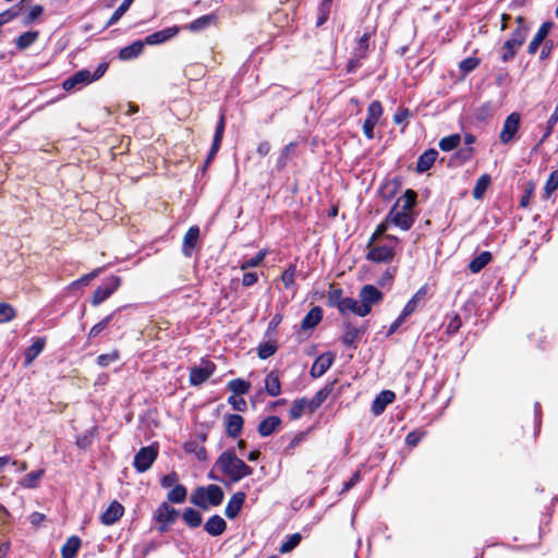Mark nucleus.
Instances as JSON below:
<instances>
[{
	"label": "nucleus",
	"mask_w": 558,
	"mask_h": 558,
	"mask_svg": "<svg viewBox=\"0 0 558 558\" xmlns=\"http://www.w3.org/2000/svg\"><path fill=\"white\" fill-rule=\"evenodd\" d=\"M416 201V193L412 190H407L400 196L390 209L387 216V222L391 223L401 230H409L413 222V207Z\"/></svg>",
	"instance_id": "nucleus-1"
},
{
	"label": "nucleus",
	"mask_w": 558,
	"mask_h": 558,
	"mask_svg": "<svg viewBox=\"0 0 558 558\" xmlns=\"http://www.w3.org/2000/svg\"><path fill=\"white\" fill-rule=\"evenodd\" d=\"M216 468L232 483H236L252 473V469L231 451L223 452L217 459Z\"/></svg>",
	"instance_id": "nucleus-2"
},
{
	"label": "nucleus",
	"mask_w": 558,
	"mask_h": 558,
	"mask_svg": "<svg viewBox=\"0 0 558 558\" xmlns=\"http://www.w3.org/2000/svg\"><path fill=\"white\" fill-rule=\"evenodd\" d=\"M223 500L222 489L215 484L196 488L191 495V502L202 509L219 506Z\"/></svg>",
	"instance_id": "nucleus-3"
},
{
	"label": "nucleus",
	"mask_w": 558,
	"mask_h": 558,
	"mask_svg": "<svg viewBox=\"0 0 558 558\" xmlns=\"http://www.w3.org/2000/svg\"><path fill=\"white\" fill-rule=\"evenodd\" d=\"M398 239L388 236L386 243L368 244L367 259L375 263H388L392 260Z\"/></svg>",
	"instance_id": "nucleus-4"
},
{
	"label": "nucleus",
	"mask_w": 558,
	"mask_h": 558,
	"mask_svg": "<svg viewBox=\"0 0 558 558\" xmlns=\"http://www.w3.org/2000/svg\"><path fill=\"white\" fill-rule=\"evenodd\" d=\"M325 399V395L323 391L316 393L313 399L302 398L295 400L289 411V416L291 420H298L305 414L314 413L323 403Z\"/></svg>",
	"instance_id": "nucleus-5"
},
{
	"label": "nucleus",
	"mask_w": 558,
	"mask_h": 558,
	"mask_svg": "<svg viewBox=\"0 0 558 558\" xmlns=\"http://www.w3.org/2000/svg\"><path fill=\"white\" fill-rule=\"evenodd\" d=\"M121 284V279L117 276H111L106 279V281L99 286L94 295L92 298V304L94 306L99 305L104 301H106Z\"/></svg>",
	"instance_id": "nucleus-6"
},
{
	"label": "nucleus",
	"mask_w": 558,
	"mask_h": 558,
	"mask_svg": "<svg viewBox=\"0 0 558 558\" xmlns=\"http://www.w3.org/2000/svg\"><path fill=\"white\" fill-rule=\"evenodd\" d=\"M179 517V511L169 506L167 502H162L155 512V519L160 524L159 530L165 532L172 525L177 518Z\"/></svg>",
	"instance_id": "nucleus-7"
},
{
	"label": "nucleus",
	"mask_w": 558,
	"mask_h": 558,
	"mask_svg": "<svg viewBox=\"0 0 558 558\" xmlns=\"http://www.w3.org/2000/svg\"><path fill=\"white\" fill-rule=\"evenodd\" d=\"M359 298L361 306L366 308L367 316L372 312V306L381 301L383 293L376 287L366 284L361 289Z\"/></svg>",
	"instance_id": "nucleus-8"
},
{
	"label": "nucleus",
	"mask_w": 558,
	"mask_h": 558,
	"mask_svg": "<svg viewBox=\"0 0 558 558\" xmlns=\"http://www.w3.org/2000/svg\"><path fill=\"white\" fill-rule=\"evenodd\" d=\"M158 451L153 446L142 448L134 457V466L138 472L147 471L156 460Z\"/></svg>",
	"instance_id": "nucleus-9"
},
{
	"label": "nucleus",
	"mask_w": 558,
	"mask_h": 558,
	"mask_svg": "<svg viewBox=\"0 0 558 558\" xmlns=\"http://www.w3.org/2000/svg\"><path fill=\"white\" fill-rule=\"evenodd\" d=\"M215 365L209 361H203L198 366L191 369L190 381L197 386L206 381L214 373Z\"/></svg>",
	"instance_id": "nucleus-10"
},
{
	"label": "nucleus",
	"mask_w": 558,
	"mask_h": 558,
	"mask_svg": "<svg viewBox=\"0 0 558 558\" xmlns=\"http://www.w3.org/2000/svg\"><path fill=\"white\" fill-rule=\"evenodd\" d=\"M108 69L107 63H100L96 71L92 74L88 70H81L72 75L77 85H85L100 78Z\"/></svg>",
	"instance_id": "nucleus-11"
},
{
	"label": "nucleus",
	"mask_w": 558,
	"mask_h": 558,
	"mask_svg": "<svg viewBox=\"0 0 558 558\" xmlns=\"http://www.w3.org/2000/svg\"><path fill=\"white\" fill-rule=\"evenodd\" d=\"M335 355L331 352L320 354L311 368V375L315 378L323 376L333 362Z\"/></svg>",
	"instance_id": "nucleus-12"
},
{
	"label": "nucleus",
	"mask_w": 558,
	"mask_h": 558,
	"mask_svg": "<svg viewBox=\"0 0 558 558\" xmlns=\"http://www.w3.org/2000/svg\"><path fill=\"white\" fill-rule=\"evenodd\" d=\"M396 399V395L391 390H384L379 395L376 396L375 400L372 403V411L375 415L381 414L386 407L392 403Z\"/></svg>",
	"instance_id": "nucleus-13"
},
{
	"label": "nucleus",
	"mask_w": 558,
	"mask_h": 558,
	"mask_svg": "<svg viewBox=\"0 0 558 558\" xmlns=\"http://www.w3.org/2000/svg\"><path fill=\"white\" fill-rule=\"evenodd\" d=\"M124 512V508L118 501H112L106 511L101 514V522L105 525H111L116 523Z\"/></svg>",
	"instance_id": "nucleus-14"
},
{
	"label": "nucleus",
	"mask_w": 558,
	"mask_h": 558,
	"mask_svg": "<svg viewBox=\"0 0 558 558\" xmlns=\"http://www.w3.org/2000/svg\"><path fill=\"white\" fill-rule=\"evenodd\" d=\"M520 125V114L512 112L505 121L500 140H512Z\"/></svg>",
	"instance_id": "nucleus-15"
},
{
	"label": "nucleus",
	"mask_w": 558,
	"mask_h": 558,
	"mask_svg": "<svg viewBox=\"0 0 558 558\" xmlns=\"http://www.w3.org/2000/svg\"><path fill=\"white\" fill-rule=\"evenodd\" d=\"M427 294V287L424 286L422 288H420L415 294L409 300V302L405 304V306L403 307L402 312H401V319H407L410 315H412L420 302L426 296Z\"/></svg>",
	"instance_id": "nucleus-16"
},
{
	"label": "nucleus",
	"mask_w": 558,
	"mask_h": 558,
	"mask_svg": "<svg viewBox=\"0 0 558 558\" xmlns=\"http://www.w3.org/2000/svg\"><path fill=\"white\" fill-rule=\"evenodd\" d=\"M245 497H246L245 493H243V492H238L231 496V498L229 499V501L227 504L226 511H225L226 515L229 519H233L239 514V512L242 509V506L245 501Z\"/></svg>",
	"instance_id": "nucleus-17"
},
{
	"label": "nucleus",
	"mask_w": 558,
	"mask_h": 558,
	"mask_svg": "<svg viewBox=\"0 0 558 558\" xmlns=\"http://www.w3.org/2000/svg\"><path fill=\"white\" fill-rule=\"evenodd\" d=\"M178 33H179V27H177V26L168 27L166 29L155 32V33L148 35L145 39V43L148 45L162 44L166 40L174 37Z\"/></svg>",
	"instance_id": "nucleus-18"
},
{
	"label": "nucleus",
	"mask_w": 558,
	"mask_h": 558,
	"mask_svg": "<svg viewBox=\"0 0 558 558\" xmlns=\"http://www.w3.org/2000/svg\"><path fill=\"white\" fill-rule=\"evenodd\" d=\"M553 26H554L553 22H545L542 24V26L538 28L536 35L534 36V38L532 39V41L530 43V45L527 47V52L530 54H534L537 51L538 47L544 41V39L548 35V33L550 32Z\"/></svg>",
	"instance_id": "nucleus-19"
},
{
	"label": "nucleus",
	"mask_w": 558,
	"mask_h": 558,
	"mask_svg": "<svg viewBox=\"0 0 558 558\" xmlns=\"http://www.w3.org/2000/svg\"><path fill=\"white\" fill-rule=\"evenodd\" d=\"M199 238V228L197 226L191 227L183 238L182 251L185 256H191Z\"/></svg>",
	"instance_id": "nucleus-20"
},
{
	"label": "nucleus",
	"mask_w": 558,
	"mask_h": 558,
	"mask_svg": "<svg viewBox=\"0 0 558 558\" xmlns=\"http://www.w3.org/2000/svg\"><path fill=\"white\" fill-rule=\"evenodd\" d=\"M339 311L342 314L353 313L361 317L366 316V308L362 307L360 302L352 298H344L339 305Z\"/></svg>",
	"instance_id": "nucleus-21"
},
{
	"label": "nucleus",
	"mask_w": 558,
	"mask_h": 558,
	"mask_svg": "<svg viewBox=\"0 0 558 558\" xmlns=\"http://www.w3.org/2000/svg\"><path fill=\"white\" fill-rule=\"evenodd\" d=\"M184 451L189 454H193L198 461H205L207 459V452L204 445L198 439H190L184 446Z\"/></svg>",
	"instance_id": "nucleus-22"
},
{
	"label": "nucleus",
	"mask_w": 558,
	"mask_h": 558,
	"mask_svg": "<svg viewBox=\"0 0 558 558\" xmlns=\"http://www.w3.org/2000/svg\"><path fill=\"white\" fill-rule=\"evenodd\" d=\"M46 345V339L40 337L34 339L31 347L24 353L25 365H31L33 361L43 352Z\"/></svg>",
	"instance_id": "nucleus-23"
},
{
	"label": "nucleus",
	"mask_w": 558,
	"mask_h": 558,
	"mask_svg": "<svg viewBox=\"0 0 558 558\" xmlns=\"http://www.w3.org/2000/svg\"><path fill=\"white\" fill-rule=\"evenodd\" d=\"M323 318V311L320 307H313L302 319L301 328L303 330L313 329L316 327Z\"/></svg>",
	"instance_id": "nucleus-24"
},
{
	"label": "nucleus",
	"mask_w": 558,
	"mask_h": 558,
	"mask_svg": "<svg viewBox=\"0 0 558 558\" xmlns=\"http://www.w3.org/2000/svg\"><path fill=\"white\" fill-rule=\"evenodd\" d=\"M243 427V418L241 415L231 414L226 417V430L228 436L238 437Z\"/></svg>",
	"instance_id": "nucleus-25"
},
{
	"label": "nucleus",
	"mask_w": 558,
	"mask_h": 558,
	"mask_svg": "<svg viewBox=\"0 0 558 558\" xmlns=\"http://www.w3.org/2000/svg\"><path fill=\"white\" fill-rule=\"evenodd\" d=\"M281 424L279 416L271 415L263 420L258 425V433L263 437L271 435Z\"/></svg>",
	"instance_id": "nucleus-26"
},
{
	"label": "nucleus",
	"mask_w": 558,
	"mask_h": 558,
	"mask_svg": "<svg viewBox=\"0 0 558 558\" xmlns=\"http://www.w3.org/2000/svg\"><path fill=\"white\" fill-rule=\"evenodd\" d=\"M226 521L220 515H213L205 523V530L213 536L222 534L226 530Z\"/></svg>",
	"instance_id": "nucleus-27"
},
{
	"label": "nucleus",
	"mask_w": 558,
	"mask_h": 558,
	"mask_svg": "<svg viewBox=\"0 0 558 558\" xmlns=\"http://www.w3.org/2000/svg\"><path fill=\"white\" fill-rule=\"evenodd\" d=\"M265 390L271 397H277L281 392V385L277 372H270L265 378Z\"/></svg>",
	"instance_id": "nucleus-28"
},
{
	"label": "nucleus",
	"mask_w": 558,
	"mask_h": 558,
	"mask_svg": "<svg viewBox=\"0 0 558 558\" xmlns=\"http://www.w3.org/2000/svg\"><path fill=\"white\" fill-rule=\"evenodd\" d=\"M81 547V539L77 536H71L61 548L62 558H74Z\"/></svg>",
	"instance_id": "nucleus-29"
},
{
	"label": "nucleus",
	"mask_w": 558,
	"mask_h": 558,
	"mask_svg": "<svg viewBox=\"0 0 558 558\" xmlns=\"http://www.w3.org/2000/svg\"><path fill=\"white\" fill-rule=\"evenodd\" d=\"M144 49V41L136 40L132 45L122 48L119 52V57L122 60H130L136 58Z\"/></svg>",
	"instance_id": "nucleus-30"
},
{
	"label": "nucleus",
	"mask_w": 558,
	"mask_h": 558,
	"mask_svg": "<svg viewBox=\"0 0 558 558\" xmlns=\"http://www.w3.org/2000/svg\"><path fill=\"white\" fill-rule=\"evenodd\" d=\"M438 153L435 149L426 150L423 155L420 156L416 169L418 172H425L428 170L435 162Z\"/></svg>",
	"instance_id": "nucleus-31"
},
{
	"label": "nucleus",
	"mask_w": 558,
	"mask_h": 558,
	"mask_svg": "<svg viewBox=\"0 0 558 558\" xmlns=\"http://www.w3.org/2000/svg\"><path fill=\"white\" fill-rule=\"evenodd\" d=\"M490 259L492 254L489 252H482L471 260L469 268L473 274H477L490 262Z\"/></svg>",
	"instance_id": "nucleus-32"
},
{
	"label": "nucleus",
	"mask_w": 558,
	"mask_h": 558,
	"mask_svg": "<svg viewBox=\"0 0 558 558\" xmlns=\"http://www.w3.org/2000/svg\"><path fill=\"white\" fill-rule=\"evenodd\" d=\"M186 496V488L183 485L178 484L168 493L167 498L170 502L182 504L185 501Z\"/></svg>",
	"instance_id": "nucleus-33"
},
{
	"label": "nucleus",
	"mask_w": 558,
	"mask_h": 558,
	"mask_svg": "<svg viewBox=\"0 0 558 558\" xmlns=\"http://www.w3.org/2000/svg\"><path fill=\"white\" fill-rule=\"evenodd\" d=\"M489 184H490V177L488 174L481 175L474 186L473 197L475 199H481L484 196Z\"/></svg>",
	"instance_id": "nucleus-34"
},
{
	"label": "nucleus",
	"mask_w": 558,
	"mask_h": 558,
	"mask_svg": "<svg viewBox=\"0 0 558 558\" xmlns=\"http://www.w3.org/2000/svg\"><path fill=\"white\" fill-rule=\"evenodd\" d=\"M214 20H215V15H213V14L203 15V16L196 19L195 21H193L192 23H190L189 25H186L185 28H187L191 32H198V31H202V29L206 28L207 26H209Z\"/></svg>",
	"instance_id": "nucleus-35"
},
{
	"label": "nucleus",
	"mask_w": 558,
	"mask_h": 558,
	"mask_svg": "<svg viewBox=\"0 0 558 558\" xmlns=\"http://www.w3.org/2000/svg\"><path fill=\"white\" fill-rule=\"evenodd\" d=\"M182 518L184 522L191 527H197L202 523L201 513L192 508H186L183 511Z\"/></svg>",
	"instance_id": "nucleus-36"
},
{
	"label": "nucleus",
	"mask_w": 558,
	"mask_h": 558,
	"mask_svg": "<svg viewBox=\"0 0 558 558\" xmlns=\"http://www.w3.org/2000/svg\"><path fill=\"white\" fill-rule=\"evenodd\" d=\"M38 38V32H25L16 39V47L24 50L29 47Z\"/></svg>",
	"instance_id": "nucleus-37"
},
{
	"label": "nucleus",
	"mask_w": 558,
	"mask_h": 558,
	"mask_svg": "<svg viewBox=\"0 0 558 558\" xmlns=\"http://www.w3.org/2000/svg\"><path fill=\"white\" fill-rule=\"evenodd\" d=\"M266 255H267V252L265 250L259 251L256 254V256L242 260L240 264V269L246 270L248 268L259 266L263 263V260L265 259Z\"/></svg>",
	"instance_id": "nucleus-38"
},
{
	"label": "nucleus",
	"mask_w": 558,
	"mask_h": 558,
	"mask_svg": "<svg viewBox=\"0 0 558 558\" xmlns=\"http://www.w3.org/2000/svg\"><path fill=\"white\" fill-rule=\"evenodd\" d=\"M520 48H521L520 46H517V44H514L510 39L506 40L502 46L504 52L501 54V61L508 62V61L512 60L514 58V56L517 54V51Z\"/></svg>",
	"instance_id": "nucleus-39"
},
{
	"label": "nucleus",
	"mask_w": 558,
	"mask_h": 558,
	"mask_svg": "<svg viewBox=\"0 0 558 558\" xmlns=\"http://www.w3.org/2000/svg\"><path fill=\"white\" fill-rule=\"evenodd\" d=\"M45 471L38 470L36 472L28 473L22 481L21 485L26 488H34L38 485V482L43 477Z\"/></svg>",
	"instance_id": "nucleus-40"
},
{
	"label": "nucleus",
	"mask_w": 558,
	"mask_h": 558,
	"mask_svg": "<svg viewBox=\"0 0 558 558\" xmlns=\"http://www.w3.org/2000/svg\"><path fill=\"white\" fill-rule=\"evenodd\" d=\"M228 387L232 392L240 396V395L246 393L250 390L251 384L243 379L236 378V379L231 380L228 384Z\"/></svg>",
	"instance_id": "nucleus-41"
},
{
	"label": "nucleus",
	"mask_w": 558,
	"mask_h": 558,
	"mask_svg": "<svg viewBox=\"0 0 558 558\" xmlns=\"http://www.w3.org/2000/svg\"><path fill=\"white\" fill-rule=\"evenodd\" d=\"M101 272V269L98 268L83 277H81L80 279L73 281L70 286H69V290H74V289H78L80 287L82 286H87L92 280H94L99 274Z\"/></svg>",
	"instance_id": "nucleus-42"
},
{
	"label": "nucleus",
	"mask_w": 558,
	"mask_h": 558,
	"mask_svg": "<svg viewBox=\"0 0 558 558\" xmlns=\"http://www.w3.org/2000/svg\"><path fill=\"white\" fill-rule=\"evenodd\" d=\"M132 2L131 0H124L120 7L113 12L109 21L107 22V26H111L117 23L130 9Z\"/></svg>",
	"instance_id": "nucleus-43"
},
{
	"label": "nucleus",
	"mask_w": 558,
	"mask_h": 558,
	"mask_svg": "<svg viewBox=\"0 0 558 558\" xmlns=\"http://www.w3.org/2000/svg\"><path fill=\"white\" fill-rule=\"evenodd\" d=\"M301 542V535L299 533L292 534L289 538L281 544L279 551L281 554H287L295 548Z\"/></svg>",
	"instance_id": "nucleus-44"
},
{
	"label": "nucleus",
	"mask_w": 558,
	"mask_h": 558,
	"mask_svg": "<svg viewBox=\"0 0 558 558\" xmlns=\"http://www.w3.org/2000/svg\"><path fill=\"white\" fill-rule=\"evenodd\" d=\"M529 28L527 26H518L511 34L509 38L511 41L517 44V46H522L525 41Z\"/></svg>",
	"instance_id": "nucleus-45"
},
{
	"label": "nucleus",
	"mask_w": 558,
	"mask_h": 558,
	"mask_svg": "<svg viewBox=\"0 0 558 558\" xmlns=\"http://www.w3.org/2000/svg\"><path fill=\"white\" fill-rule=\"evenodd\" d=\"M558 189V170L553 171L545 184V197L548 198Z\"/></svg>",
	"instance_id": "nucleus-46"
},
{
	"label": "nucleus",
	"mask_w": 558,
	"mask_h": 558,
	"mask_svg": "<svg viewBox=\"0 0 558 558\" xmlns=\"http://www.w3.org/2000/svg\"><path fill=\"white\" fill-rule=\"evenodd\" d=\"M480 64V59L475 57H470L464 60H462L459 64L460 71L463 73V75H466L474 69H476Z\"/></svg>",
	"instance_id": "nucleus-47"
},
{
	"label": "nucleus",
	"mask_w": 558,
	"mask_h": 558,
	"mask_svg": "<svg viewBox=\"0 0 558 558\" xmlns=\"http://www.w3.org/2000/svg\"><path fill=\"white\" fill-rule=\"evenodd\" d=\"M367 112H368L367 119L378 122L379 118L383 114L381 104L378 100H374L368 106Z\"/></svg>",
	"instance_id": "nucleus-48"
},
{
	"label": "nucleus",
	"mask_w": 558,
	"mask_h": 558,
	"mask_svg": "<svg viewBox=\"0 0 558 558\" xmlns=\"http://www.w3.org/2000/svg\"><path fill=\"white\" fill-rule=\"evenodd\" d=\"M15 316L14 308L5 303L0 304V324L8 323Z\"/></svg>",
	"instance_id": "nucleus-49"
},
{
	"label": "nucleus",
	"mask_w": 558,
	"mask_h": 558,
	"mask_svg": "<svg viewBox=\"0 0 558 558\" xmlns=\"http://www.w3.org/2000/svg\"><path fill=\"white\" fill-rule=\"evenodd\" d=\"M119 360V353L117 351H112L107 354H101L97 357V363L101 367H107L111 363Z\"/></svg>",
	"instance_id": "nucleus-50"
},
{
	"label": "nucleus",
	"mask_w": 558,
	"mask_h": 558,
	"mask_svg": "<svg viewBox=\"0 0 558 558\" xmlns=\"http://www.w3.org/2000/svg\"><path fill=\"white\" fill-rule=\"evenodd\" d=\"M341 289L333 288L328 293V302L332 306H337L339 308L340 303L343 301Z\"/></svg>",
	"instance_id": "nucleus-51"
},
{
	"label": "nucleus",
	"mask_w": 558,
	"mask_h": 558,
	"mask_svg": "<svg viewBox=\"0 0 558 558\" xmlns=\"http://www.w3.org/2000/svg\"><path fill=\"white\" fill-rule=\"evenodd\" d=\"M110 319H111V316H108L105 319H102L100 323L94 325L88 332V337L89 338L97 337L107 327Z\"/></svg>",
	"instance_id": "nucleus-52"
},
{
	"label": "nucleus",
	"mask_w": 558,
	"mask_h": 558,
	"mask_svg": "<svg viewBox=\"0 0 558 558\" xmlns=\"http://www.w3.org/2000/svg\"><path fill=\"white\" fill-rule=\"evenodd\" d=\"M295 277V267L291 266L281 275V280L286 288H289L293 284Z\"/></svg>",
	"instance_id": "nucleus-53"
},
{
	"label": "nucleus",
	"mask_w": 558,
	"mask_h": 558,
	"mask_svg": "<svg viewBox=\"0 0 558 558\" xmlns=\"http://www.w3.org/2000/svg\"><path fill=\"white\" fill-rule=\"evenodd\" d=\"M276 352V347L271 343H264L258 348V356L260 359H267Z\"/></svg>",
	"instance_id": "nucleus-54"
},
{
	"label": "nucleus",
	"mask_w": 558,
	"mask_h": 558,
	"mask_svg": "<svg viewBox=\"0 0 558 558\" xmlns=\"http://www.w3.org/2000/svg\"><path fill=\"white\" fill-rule=\"evenodd\" d=\"M330 9H331V4H329V3L327 4L325 2L320 3L317 26L323 25L327 21Z\"/></svg>",
	"instance_id": "nucleus-55"
},
{
	"label": "nucleus",
	"mask_w": 558,
	"mask_h": 558,
	"mask_svg": "<svg viewBox=\"0 0 558 558\" xmlns=\"http://www.w3.org/2000/svg\"><path fill=\"white\" fill-rule=\"evenodd\" d=\"M44 12V8L39 4H36L34 7H32L29 13L27 14V16L25 17V24H31L33 23L38 16H40Z\"/></svg>",
	"instance_id": "nucleus-56"
},
{
	"label": "nucleus",
	"mask_w": 558,
	"mask_h": 558,
	"mask_svg": "<svg viewBox=\"0 0 558 558\" xmlns=\"http://www.w3.org/2000/svg\"><path fill=\"white\" fill-rule=\"evenodd\" d=\"M228 401L236 411H244L246 409V401L239 396H232Z\"/></svg>",
	"instance_id": "nucleus-57"
},
{
	"label": "nucleus",
	"mask_w": 558,
	"mask_h": 558,
	"mask_svg": "<svg viewBox=\"0 0 558 558\" xmlns=\"http://www.w3.org/2000/svg\"><path fill=\"white\" fill-rule=\"evenodd\" d=\"M160 484L165 488H168V487H171V486L174 487L175 485H178V476H177V474L175 473H171V474L165 475L161 478Z\"/></svg>",
	"instance_id": "nucleus-58"
},
{
	"label": "nucleus",
	"mask_w": 558,
	"mask_h": 558,
	"mask_svg": "<svg viewBox=\"0 0 558 558\" xmlns=\"http://www.w3.org/2000/svg\"><path fill=\"white\" fill-rule=\"evenodd\" d=\"M410 116V111L408 108H399L396 114L393 116V121L396 124H402Z\"/></svg>",
	"instance_id": "nucleus-59"
},
{
	"label": "nucleus",
	"mask_w": 558,
	"mask_h": 558,
	"mask_svg": "<svg viewBox=\"0 0 558 558\" xmlns=\"http://www.w3.org/2000/svg\"><path fill=\"white\" fill-rule=\"evenodd\" d=\"M258 281V275L256 272H245L242 278V284L244 287H251Z\"/></svg>",
	"instance_id": "nucleus-60"
},
{
	"label": "nucleus",
	"mask_w": 558,
	"mask_h": 558,
	"mask_svg": "<svg viewBox=\"0 0 558 558\" xmlns=\"http://www.w3.org/2000/svg\"><path fill=\"white\" fill-rule=\"evenodd\" d=\"M376 123H377L376 121H372L371 119H367V118L364 121L363 130H364V134L367 138L374 137V126Z\"/></svg>",
	"instance_id": "nucleus-61"
},
{
	"label": "nucleus",
	"mask_w": 558,
	"mask_h": 558,
	"mask_svg": "<svg viewBox=\"0 0 558 558\" xmlns=\"http://www.w3.org/2000/svg\"><path fill=\"white\" fill-rule=\"evenodd\" d=\"M460 326H461L460 317L458 315H453L447 325V330L449 332H456V331H458Z\"/></svg>",
	"instance_id": "nucleus-62"
},
{
	"label": "nucleus",
	"mask_w": 558,
	"mask_h": 558,
	"mask_svg": "<svg viewBox=\"0 0 558 558\" xmlns=\"http://www.w3.org/2000/svg\"><path fill=\"white\" fill-rule=\"evenodd\" d=\"M471 154H472V150L471 148L466 145L464 146L463 148H460L459 151L457 153L456 155V158L459 160V161H464L466 159H469L471 157Z\"/></svg>",
	"instance_id": "nucleus-63"
},
{
	"label": "nucleus",
	"mask_w": 558,
	"mask_h": 558,
	"mask_svg": "<svg viewBox=\"0 0 558 558\" xmlns=\"http://www.w3.org/2000/svg\"><path fill=\"white\" fill-rule=\"evenodd\" d=\"M357 338V331L354 329L348 330L343 336V342L345 344H352Z\"/></svg>",
	"instance_id": "nucleus-64"
}]
</instances>
